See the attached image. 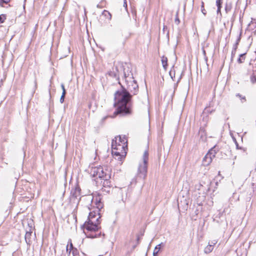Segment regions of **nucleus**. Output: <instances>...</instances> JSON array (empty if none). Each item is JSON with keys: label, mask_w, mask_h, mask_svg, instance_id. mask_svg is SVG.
I'll return each mask as SVG.
<instances>
[{"label": "nucleus", "mask_w": 256, "mask_h": 256, "mask_svg": "<svg viewBox=\"0 0 256 256\" xmlns=\"http://www.w3.org/2000/svg\"><path fill=\"white\" fill-rule=\"evenodd\" d=\"M101 200L102 199L100 196L96 197L95 204L97 210L89 213L88 220L83 225L84 232L88 238H97L100 234L96 232H98L100 228L99 226L100 222V216L99 211L104 206Z\"/></svg>", "instance_id": "f257e3e1"}, {"label": "nucleus", "mask_w": 256, "mask_h": 256, "mask_svg": "<svg viewBox=\"0 0 256 256\" xmlns=\"http://www.w3.org/2000/svg\"><path fill=\"white\" fill-rule=\"evenodd\" d=\"M131 97L132 96L126 88L117 91L114 94V104L116 108L114 115L110 117L114 118L116 115L125 116L131 114Z\"/></svg>", "instance_id": "f03ea898"}, {"label": "nucleus", "mask_w": 256, "mask_h": 256, "mask_svg": "<svg viewBox=\"0 0 256 256\" xmlns=\"http://www.w3.org/2000/svg\"><path fill=\"white\" fill-rule=\"evenodd\" d=\"M112 154L116 159L122 161L126 156L127 150V139L125 136L115 138L112 142Z\"/></svg>", "instance_id": "7ed1b4c3"}, {"label": "nucleus", "mask_w": 256, "mask_h": 256, "mask_svg": "<svg viewBox=\"0 0 256 256\" xmlns=\"http://www.w3.org/2000/svg\"><path fill=\"white\" fill-rule=\"evenodd\" d=\"M124 77L126 84L127 90L133 94H136L138 91V86L134 80L133 74L128 66L124 68Z\"/></svg>", "instance_id": "20e7f679"}, {"label": "nucleus", "mask_w": 256, "mask_h": 256, "mask_svg": "<svg viewBox=\"0 0 256 256\" xmlns=\"http://www.w3.org/2000/svg\"><path fill=\"white\" fill-rule=\"evenodd\" d=\"M148 153L147 150L144 151L142 156V162L140 164L138 171V176L142 179H144L147 174L148 162Z\"/></svg>", "instance_id": "39448f33"}, {"label": "nucleus", "mask_w": 256, "mask_h": 256, "mask_svg": "<svg viewBox=\"0 0 256 256\" xmlns=\"http://www.w3.org/2000/svg\"><path fill=\"white\" fill-rule=\"evenodd\" d=\"M216 153L214 147L212 148L204 158L202 165L204 166H208L212 162V159L215 157Z\"/></svg>", "instance_id": "423d86ee"}, {"label": "nucleus", "mask_w": 256, "mask_h": 256, "mask_svg": "<svg viewBox=\"0 0 256 256\" xmlns=\"http://www.w3.org/2000/svg\"><path fill=\"white\" fill-rule=\"evenodd\" d=\"M102 174L100 175L99 178L102 180H110L111 178V170L110 169L108 168L107 167H103L102 166ZM101 172H100V174Z\"/></svg>", "instance_id": "0eeeda50"}, {"label": "nucleus", "mask_w": 256, "mask_h": 256, "mask_svg": "<svg viewBox=\"0 0 256 256\" xmlns=\"http://www.w3.org/2000/svg\"><path fill=\"white\" fill-rule=\"evenodd\" d=\"M102 166H99L94 168L92 167L90 168V174L93 177H96V178H99V176L100 175V172H102ZM100 174H102V172H101Z\"/></svg>", "instance_id": "6e6552de"}, {"label": "nucleus", "mask_w": 256, "mask_h": 256, "mask_svg": "<svg viewBox=\"0 0 256 256\" xmlns=\"http://www.w3.org/2000/svg\"><path fill=\"white\" fill-rule=\"evenodd\" d=\"M108 75L115 78L116 80L119 79V72L117 66H114L112 70L108 72Z\"/></svg>", "instance_id": "1a4fd4ad"}, {"label": "nucleus", "mask_w": 256, "mask_h": 256, "mask_svg": "<svg viewBox=\"0 0 256 256\" xmlns=\"http://www.w3.org/2000/svg\"><path fill=\"white\" fill-rule=\"evenodd\" d=\"M80 188H76L74 190L71 191V194L72 196L76 198L80 196Z\"/></svg>", "instance_id": "9d476101"}, {"label": "nucleus", "mask_w": 256, "mask_h": 256, "mask_svg": "<svg viewBox=\"0 0 256 256\" xmlns=\"http://www.w3.org/2000/svg\"><path fill=\"white\" fill-rule=\"evenodd\" d=\"M68 244H70V248H68V244L67 245L66 251L68 254L69 256L71 255V251L74 248L73 247L72 244L71 240H69Z\"/></svg>", "instance_id": "9b49d317"}, {"label": "nucleus", "mask_w": 256, "mask_h": 256, "mask_svg": "<svg viewBox=\"0 0 256 256\" xmlns=\"http://www.w3.org/2000/svg\"><path fill=\"white\" fill-rule=\"evenodd\" d=\"M213 249V245L210 244V243H208V244L204 248V252L206 254H209L212 251Z\"/></svg>", "instance_id": "f8f14e48"}, {"label": "nucleus", "mask_w": 256, "mask_h": 256, "mask_svg": "<svg viewBox=\"0 0 256 256\" xmlns=\"http://www.w3.org/2000/svg\"><path fill=\"white\" fill-rule=\"evenodd\" d=\"M161 60H162V66H163L164 69L166 70L167 68V66H168V58H167L165 56H162V57Z\"/></svg>", "instance_id": "ddd939ff"}, {"label": "nucleus", "mask_w": 256, "mask_h": 256, "mask_svg": "<svg viewBox=\"0 0 256 256\" xmlns=\"http://www.w3.org/2000/svg\"><path fill=\"white\" fill-rule=\"evenodd\" d=\"M162 244V243L157 245L154 249V252H153V256H157L158 255V253L159 252V250L160 248V246H161V244Z\"/></svg>", "instance_id": "4468645a"}, {"label": "nucleus", "mask_w": 256, "mask_h": 256, "mask_svg": "<svg viewBox=\"0 0 256 256\" xmlns=\"http://www.w3.org/2000/svg\"><path fill=\"white\" fill-rule=\"evenodd\" d=\"M104 180V182H103V183H102V186L104 187H108V188H110V185H111V183H110V182L109 181V180Z\"/></svg>", "instance_id": "2eb2a0df"}, {"label": "nucleus", "mask_w": 256, "mask_h": 256, "mask_svg": "<svg viewBox=\"0 0 256 256\" xmlns=\"http://www.w3.org/2000/svg\"><path fill=\"white\" fill-rule=\"evenodd\" d=\"M106 2L104 0H101L98 4L96 5V7L99 8H102L105 6Z\"/></svg>", "instance_id": "dca6fc26"}, {"label": "nucleus", "mask_w": 256, "mask_h": 256, "mask_svg": "<svg viewBox=\"0 0 256 256\" xmlns=\"http://www.w3.org/2000/svg\"><path fill=\"white\" fill-rule=\"evenodd\" d=\"M245 54H240V58H238V61L239 63H242L244 62V59H245Z\"/></svg>", "instance_id": "f3484780"}, {"label": "nucleus", "mask_w": 256, "mask_h": 256, "mask_svg": "<svg viewBox=\"0 0 256 256\" xmlns=\"http://www.w3.org/2000/svg\"><path fill=\"white\" fill-rule=\"evenodd\" d=\"M30 236H31V232H27L26 233V236H25V240H26V242L28 244H30V240H29L28 238Z\"/></svg>", "instance_id": "a211bd4d"}, {"label": "nucleus", "mask_w": 256, "mask_h": 256, "mask_svg": "<svg viewBox=\"0 0 256 256\" xmlns=\"http://www.w3.org/2000/svg\"><path fill=\"white\" fill-rule=\"evenodd\" d=\"M240 36H239V37L238 38V39L236 40V42H235V44L233 46L232 50H236V49L238 48V46L240 41Z\"/></svg>", "instance_id": "6ab92c4d"}, {"label": "nucleus", "mask_w": 256, "mask_h": 256, "mask_svg": "<svg viewBox=\"0 0 256 256\" xmlns=\"http://www.w3.org/2000/svg\"><path fill=\"white\" fill-rule=\"evenodd\" d=\"M66 94V91L64 90V92H62V94L61 96V97H60V103L64 102Z\"/></svg>", "instance_id": "aec40b11"}, {"label": "nucleus", "mask_w": 256, "mask_h": 256, "mask_svg": "<svg viewBox=\"0 0 256 256\" xmlns=\"http://www.w3.org/2000/svg\"><path fill=\"white\" fill-rule=\"evenodd\" d=\"M236 96L241 100L242 102H244L246 101V98L244 96H242L239 94H237Z\"/></svg>", "instance_id": "412c9836"}, {"label": "nucleus", "mask_w": 256, "mask_h": 256, "mask_svg": "<svg viewBox=\"0 0 256 256\" xmlns=\"http://www.w3.org/2000/svg\"><path fill=\"white\" fill-rule=\"evenodd\" d=\"M78 250L76 248H74V250H72L71 251V254L72 256H78L77 254Z\"/></svg>", "instance_id": "4be33fe9"}, {"label": "nucleus", "mask_w": 256, "mask_h": 256, "mask_svg": "<svg viewBox=\"0 0 256 256\" xmlns=\"http://www.w3.org/2000/svg\"><path fill=\"white\" fill-rule=\"evenodd\" d=\"M170 75L171 77V78L174 80V78L175 76V72L174 71L171 70L170 72Z\"/></svg>", "instance_id": "5701e85b"}, {"label": "nucleus", "mask_w": 256, "mask_h": 256, "mask_svg": "<svg viewBox=\"0 0 256 256\" xmlns=\"http://www.w3.org/2000/svg\"><path fill=\"white\" fill-rule=\"evenodd\" d=\"M10 0H0V5L3 6L2 3L8 4Z\"/></svg>", "instance_id": "b1692460"}, {"label": "nucleus", "mask_w": 256, "mask_h": 256, "mask_svg": "<svg viewBox=\"0 0 256 256\" xmlns=\"http://www.w3.org/2000/svg\"><path fill=\"white\" fill-rule=\"evenodd\" d=\"M201 8H202V12L205 15L206 14V10L204 8V2H202Z\"/></svg>", "instance_id": "393cba45"}, {"label": "nucleus", "mask_w": 256, "mask_h": 256, "mask_svg": "<svg viewBox=\"0 0 256 256\" xmlns=\"http://www.w3.org/2000/svg\"><path fill=\"white\" fill-rule=\"evenodd\" d=\"M6 19L5 16L4 15L0 16V24H2L4 22Z\"/></svg>", "instance_id": "a878e982"}, {"label": "nucleus", "mask_w": 256, "mask_h": 256, "mask_svg": "<svg viewBox=\"0 0 256 256\" xmlns=\"http://www.w3.org/2000/svg\"><path fill=\"white\" fill-rule=\"evenodd\" d=\"M236 148L237 149H240V150H242L244 152H245L246 151V149L244 148H240L239 147V146L238 145L237 142H236Z\"/></svg>", "instance_id": "bb28decb"}, {"label": "nucleus", "mask_w": 256, "mask_h": 256, "mask_svg": "<svg viewBox=\"0 0 256 256\" xmlns=\"http://www.w3.org/2000/svg\"><path fill=\"white\" fill-rule=\"evenodd\" d=\"M216 6L218 7V9L220 8V0H216Z\"/></svg>", "instance_id": "cd10ccee"}, {"label": "nucleus", "mask_w": 256, "mask_h": 256, "mask_svg": "<svg viewBox=\"0 0 256 256\" xmlns=\"http://www.w3.org/2000/svg\"><path fill=\"white\" fill-rule=\"evenodd\" d=\"M250 80L252 83H254L256 82V78L254 76H251Z\"/></svg>", "instance_id": "c85d7f7f"}, {"label": "nucleus", "mask_w": 256, "mask_h": 256, "mask_svg": "<svg viewBox=\"0 0 256 256\" xmlns=\"http://www.w3.org/2000/svg\"><path fill=\"white\" fill-rule=\"evenodd\" d=\"M210 243V244L213 245V247H214V246L217 243V241L216 240H214Z\"/></svg>", "instance_id": "c756f323"}, {"label": "nucleus", "mask_w": 256, "mask_h": 256, "mask_svg": "<svg viewBox=\"0 0 256 256\" xmlns=\"http://www.w3.org/2000/svg\"><path fill=\"white\" fill-rule=\"evenodd\" d=\"M175 22L176 24H178L180 22V20H179V18L176 17V18H175Z\"/></svg>", "instance_id": "7c9ffc66"}, {"label": "nucleus", "mask_w": 256, "mask_h": 256, "mask_svg": "<svg viewBox=\"0 0 256 256\" xmlns=\"http://www.w3.org/2000/svg\"><path fill=\"white\" fill-rule=\"evenodd\" d=\"M236 50H232V58H234V56L236 54Z\"/></svg>", "instance_id": "2f4dec72"}, {"label": "nucleus", "mask_w": 256, "mask_h": 256, "mask_svg": "<svg viewBox=\"0 0 256 256\" xmlns=\"http://www.w3.org/2000/svg\"><path fill=\"white\" fill-rule=\"evenodd\" d=\"M61 88H62V92H64V90L66 91V90H65V88H64V84H61Z\"/></svg>", "instance_id": "473e14b6"}, {"label": "nucleus", "mask_w": 256, "mask_h": 256, "mask_svg": "<svg viewBox=\"0 0 256 256\" xmlns=\"http://www.w3.org/2000/svg\"><path fill=\"white\" fill-rule=\"evenodd\" d=\"M124 0V6L126 8H127V4H126V0Z\"/></svg>", "instance_id": "72a5a7b5"}, {"label": "nucleus", "mask_w": 256, "mask_h": 256, "mask_svg": "<svg viewBox=\"0 0 256 256\" xmlns=\"http://www.w3.org/2000/svg\"><path fill=\"white\" fill-rule=\"evenodd\" d=\"M202 53H203L204 56H206V50H204V48H202Z\"/></svg>", "instance_id": "f704fd0d"}, {"label": "nucleus", "mask_w": 256, "mask_h": 256, "mask_svg": "<svg viewBox=\"0 0 256 256\" xmlns=\"http://www.w3.org/2000/svg\"><path fill=\"white\" fill-rule=\"evenodd\" d=\"M2 84H3L2 80H0V88L2 86Z\"/></svg>", "instance_id": "c9c22d12"}, {"label": "nucleus", "mask_w": 256, "mask_h": 256, "mask_svg": "<svg viewBox=\"0 0 256 256\" xmlns=\"http://www.w3.org/2000/svg\"><path fill=\"white\" fill-rule=\"evenodd\" d=\"M109 117V116H104L102 118V120H106L107 118Z\"/></svg>", "instance_id": "e433bc0d"}, {"label": "nucleus", "mask_w": 256, "mask_h": 256, "mask_svg": "<svg viewBox=\"0 0 256 256\" xmlns=\"http://www.w3.org/2000/svg\"><path fill=\"white\" fill-rule=\"evenodd\" d=\"M74 218L75 219L76 222L77 221L76 216L75 214H74Z\"/></svg>", "instance_id": "4c0bfd02"}, {"label": "nucleus", "mask_w": 256, "mask_h": 256, "mask_svg": "<svg viewBox=\"0 0 256 256\" xmlns=\"http://www.w3.org/2000/svg\"><path fill=\"white\" fill-rule=\"evenodd\" d=\"M220 8L218 9V12L220 11Z\"/></svg>", "instance_id": "58836bf2"}, {"label": "nucleus", "mask_w": 256, "mask_h": 256, "mask_svg": "<svg viewBox=\"0 0 256 256\" xmlns=\"http://www.w3.org/2000/svg\"><path fill=\"white\" fill-rule=\"evenodd\" d=\"M122 88H123V86H122ZM124 88H122V90H123V89H124Z\"/></svg>", "instance_id": "ea45409f"}]
</instances>
